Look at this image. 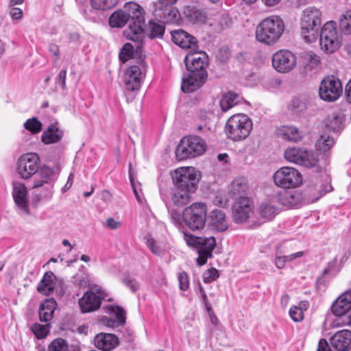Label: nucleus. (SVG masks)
<instances>
[{
  "label": "nucleus",
  "mask_w": 351,
  "mask_h": 351,
  "mask_svg": "<svg viewBox=\"0 0 351 351\" xmlns=\"http://www.w3.org/2000/svg\"><path fill=\"white\" fill-rule=\"evenodd\" d=\"M187 73L182 78L181 89L184 93H192L206 82L208 56L202 51L188 53L184 59Z\"/></svg>",
  "instance_id": "nucleus-1"
},
{
  "label": "nucleus",
  "mask_w": 351,
  "mask_h": 351,
  "mask_svg": "<svg viewBox=\"0 0 351 351\" xmlns=\"http://www.w3.org/2000/svg\"><path fill=\"white\" fill-rule=\"evenodd\" d=\"M285 29V22L279 16H270L263 19L256 26V39L262 44L271 46L279 41Z\"/></svg>",
  "instance_id": "nucleus-2"
},
{
  "label": "nucleus",
  "mask_w": 351,
  "mask_h": 351,
  "mask_svg": "<svg viewBox=\"0 0 351 351\" xmlns=\"http://www.w3.org/2000/svg\"><path fill=\"white\" fill-rule=\"evenodd\" d=\"M322 12L319 10L308 7L302 13L300 21L301 36L306 43H314L319 36L322 23Z\"/></svg>",
  "instance_id": "nucleus-3"
},
{
  "label": "nucleus",
  "mask_w": 351,
  "mask_h": 351,
  "mask_svg": "<svg viewBox=\"0 0 351 351\" xmlns=\"http://www.w3.org/2000/svg\"><path fill=\"white\" fill-rule=\"evenodd\" d=\"M53 173L49 167H43L34 179L31 189L32 190V199L35 204L42 200H49L53 194V186L51 177Z\"/></svg>",
  "instance_id": "nucleus-4"
},
{
  "label": "nucleus",
  "mask_w": 351,
  "mask_h": 351,
  "mask_svg": "<svg viewBox=\"0 0 351 351\" xmlns=\"http://www.w3.org/2000/svg\"><path fill=\"white\" fill-rule=\"evenodd\" d=\"M252 126V120L246 114H237L227 120L224 131L232 141H241L248 137Z\"/></svg>",
  "instance_id": "nucleus-5"
},
{
  "label": "nucleus",
  "mask_w": 351,
  "mask_h": 351,
  "mask_svg": "<svg viewBox=\"0 0 351 351\" xmlns=\"http://www.w3.org/2000/svg\"><path fill=\"white\" fill-rule=\"evenodd\" d=\"M206 149L205 141L198 136H188L182 138L176 149L178 160H182L202 155Z\"/></svg>",
  "instance_id": "nucleus-6"
},
{
  "label": "nucleus",
  "mask_w": 351,
  "mask_h": 351,
  "mask_svg": "<svg viewBox=\"0 0 351 351\" xmlns=\"http://www.w3.org/2000/svg\"><path fill=\"white\" fill-rule=\"evenodd\" d=\"M185 225L191 230L196 231L204 228L207 217V206L202 202H195L186 207L182 214Z\"/></svg>",
  "instance_id": "nucleus-7"
},
{
  "label": "nucleus",
  "mask_w": 351,
  "mask_h": 351,
  "mask_svg": "<svg viewBox=\"0 0 351 351\" xmlns=\"http://www.w3.org/2000/svg\"><path fill=\"white\" fill-rule=\"evenodd\" d=\"M284 156L287 161L306 168L316 167L319 161L317 153L295 147L287 149Z\"/></svg>",
  "instance_id": "nucleus-8"
},
{
  "label": "nucleus",
  "mask_w": 351,
  "mask_h": 351,
  "mask_svg": "<svg viewBox=\"0 0 351 351\" xmlns=\"http://www.w3.org/2000/svg\"><path fill=\"white\" fill-rule=\"evenodd\" d=\"M172 180L175 186L195 191L199 182V176L194 167H180L172 174Z\"/></svg>",
  "instance_id": "nucleus-9"
},
{
  "label": "nucleus",
  "mask_w": 351,
  "mask_h": 351,
  "mask_svg": "<svg viewBox=\"0 0 351 351\" xmlns=\"http://www.w3.org/2000/svg\"><path fill=\"white\" fill-rule=\"evenodd\" d=\"M319 43L321 49L327 53H332L340 47L335 23L333 21L326 22L321 29Z\"/></svg>",
  "instance_id": "nucleus-10"
},
{
  "label": "nucleus",
  "mask_w": 351,
  "mask_h": 351,
  "mask_svg": "<svg viewBox=\"0 0 351 351\" xmlns=\"http://www.w3.org/2000/svg\"><path fill=\"white\" fill-rule=\"evenodd\" d=\"M273 178L275 184L282 189L296 188L302 182L301 173L290 167L280 168L274 173Z\"/></svg>",
  "instance_id": "nucleus-11"
},
{
  "label": "nucleus",
  "mask_w": 351,
  "mask_h": 351,
  "mask_svg": "<svg viewBox=\"0 0 351 351\" xmlns=\"http://www.w3.org/2000/svg\"><path fill=\"white\" fill-rule=\"evenodd\" d=\"M40 162L39 156L36 153H27L20 156L17 162V171L20 176L25 180L34 176L36 178Z\"/></svg>",
  "instance_id": "nucleus-12"
},
{
  "label": "nucleus",
  "mask_w": 351,
  "mask_h": 351,
  "mask_svg": "<svg viewBox=\"0 0 351 351\" xmlns=\"http://www.w3.org/2000/svg\"><path fill=\"white\" fill-rule=\"evenodd\" d=\"M341 81L333 75L325 77L319 86L320 98L326 101H336L342 94Z\"/></svg>",
  "instance_id": "nucleus-13"
},
{
  "label": "nucleus",
  "mask_w": 351,
  "mask_h": 351,
  "mask_svg": "<svg viewBox=\"0 0 351 351\" xmlns=\"http://www.w3.org/2000/svg\"><path fill=\"white\" fill-rule=\"evenodd\" d=\"M272 65L279 73H287L296 65L295 56L288 50H279L272 56Z\"/></svg>",
  "instance_id": "nucleus-14"
},
{
  "label": "nucleus",
  "mask_w": 351,
  "mask_h": 351,
  "mask_svg": "<svg viewBox=\"0 0 351 351\" xmlns=\"http://www.w3.org/2000/svg\"><path fill=\"white\" fill-rule=\"evenodd\" d=\"M252 204L249 198H241L237 200L232 208V217L237 223H243L250 217L252 212Z\"/></svg>",
  "instance_id": "nucleus-15"
},
{
  "label": "nucleus",
  "mask_w": 351,
  "mask_h": 351,
  "mask_svg": "<svg viewBox=\"0 0 351 351\" xmlns=\"http://www.w3.org/2000/svg\"><path fill=\"white\" fill-rule=\"evenodd\" d=\"M12 185V196L16 206L20 210L21 213L29 215V207L25 185L19 182H14Z\"/></svg>",
  "instance_id": "nucleus-16"
},
{
  "label": "nucleus",
  "mask_w": 351,
  "mask_h": 351,
  "mask_svg": "<svg viewBox=\"0 0 351 351\" xmlns=\"http://www.w3.org/2000/svg\"><path fill=\"white\" fill-rule=\"evenodd\" d=\"M143 78V75L139 66H130L126 69L124 75L125 88L130 91L138 90Z\"/></svg>",
  "instance_id": "nucleus-17"
},
{
  "label": "nucleus",
  "mask_w": 351,
  "mask_h": 351,
  "mask_svg": "<svg viewBox=\"0 0 351 351\" xmlns=\"http://www.w3.org/2000/svg\"><path fill=\"white\" fill-rule=\"evenodd\" d=\"M171 37L173 42L182 48L191 49L193 52L198 49L196 38L182 29L171 32Z\"/></svg>",
  "instance_id": "nucleus-18"
},
{
  "label": "nucleus",
  "mask_w": 351,
  "mask_h": 351,
  "mask_svg": "<svg viewBox=\"0 0 351 351\" xmlns=\"http://www.w3.org/2000/svg\"><path fill=\"white\" fill-rule=\"evenodd\" d=\"M144 23L132 22L123 32L124 36L136 43V52L143 46L145 33L143 27Z\"/></svg>",
  "instance_id": "nucleus-19"
},
{
  "label": "nucleus",
  "mask_w": 351,
  "mask_h": 351,
  "mask_svg": "<svg viewBox=\"0 0 351 351\" xmlns=\"http://www.w3.org/2000/svg\"><path fill=\"white\" fill-rule=\"evenodd\" d=\"M346 114L341 110H337L328 114L324 120L325 129L328 132H339L344 128Z\"/></svg>",
  "instance_id": "nucleus-20"
},
{
  "label": "nucleus",
  "mask_w": 351,
  "mask_h": 351,
  "mask_svg": "<svg viewBox=\"0 0 351 351\" xmlns=\"http://www.w3.org/2000/svg\"><path fill=\"white\" fill-rule=\"evenodd\" d=\"M101 296L93 291H86L79 300L78 304L82 313H90L97 310L101 304Z\"/></svg>",
  "instance_id": "nucleus-21"
},
{
  "label": "nucleus",
  "mask_w": 351,
  "mask_h": 351,
  "mask_svg": "<svg viewBox=\"0 0 351 351\" xmlns=\"http://www.w3.org/2000/svg\"><path fill=\"white\" fill-rule=\"evenodd\" d=\"M195 192L173 185L170 191V199L174 206L182 207L191 201L192 195Z\"/></svg>",
  "instance_id": "nucleus-22"
},
{
  "label": "nucleus",
  "mask_w": 351,
  "mask_h": 351,
  "mask_svg": "<svg viewBox=\"0 0 351 351\" xmlns=\"http://www.w3.org/2000/svg\"><path fill=\"white\" fill-rule=\"evenodd\" d=\"M119 0H90L91 9L82 10L84 17L91 21H95L94 10H108L117 5Z\"/></svg>",
  "instance_id": "nucleus-23"
},
{
  "label": "nucleus",
  "mask_w": 351,
  "mask_h": 351,
  "mask_svg": "<svg viewBox=\"0 0 351 351\" xmlns=\"http://www.w3.org/2000/svg\"><path fill=\"white\" fill-rule=\"evenodd\" d=\"M330 346L337 350L346 351L351 347V331L343 330L330 338Z\"/></svg>",
  "instance_id": "nucleus-24"
},
{
  "label": "nucleus",
  "mask_w": 351,
  "mask_h": 351,
  "mask_svg": "<svg viewBox=\"0 0 351 351\" xmlns=\"http://www.w3.org/2000/svg\"><path fill=\"white\" fill-rule=\"evenodd\" d=\"M248 189V183L245 178H237L230 184L228 194L236 201L241 198H248L246 197Z\"/></svg>",
  "instance_id": "nucleus-25"
},
{
  "label": "nucleus",
  "mask_w": 351,
  "mask_h": 351,
  "mask_svg": "<svg viewBox=\"0 0 351 351\" xmlns=\"http://www.w3.org/2000/svg\"><path fill=\"white\" fill-rule=\"evenodd\" d=\"M351 309V290L341 295L332 304L331 311L337 317L346 314Z\"/></svg>",
  "instance_id": "nucleus-26"
},
{
  "label": "nucleus",
  "mask_w": 351,
  "mask_h": 351,
  "mask_svg": "<svg viewBox=\"0 0 351 351\" xmlns=\"http://www.w3.org/2000/svg\"><path fill=\"white\" fill-rule=\"evenodd\" d=\"M94 343L99 350L110 351L118 346L119 340L114 335L101 332L95 337Z\"/></svg>",
  "instance_id": "nucleus-27"
},
{
  "label": "nucleus",
  "mask_w": 351,
  "mask_h": 351,
  "mask_svg": "<svg viewBox=\"0 0 351 351\" xmlns=\"http://www.w3.org/2000/svg\"><path fill=\"white\" fill-rule=\"evenodd\" d=\"M128 16V20L132 22L145 23L144 10L143 8L136 2L130 1L124 4L121 8Z\"/></svg>",
  "instance_id": "nucleus-28"
},
{
  "label": "nucleus",
  "mask_w": 351,
  "mask_h": 351,
  "mask_svg": "<svg viewBox=\"0 0 351 351\" xmlns=\"http://www.w3.org/2000/svg\"><path fill=\"white\" fill-rule=\"evenodd\" d=\"M64 132L58 126V123H51L46 130H44L41 141L45 145L58 143L62 138Z\"/></svg>",
  "instance_id": "nucleus-29"
},
{
  "label": "nucleus",
  "mask_w": 351,
  "mask_h": 351,
  "mask_svg": "<svg viewBox=\"0 0 351 351\" xmlns=\"http://www.w3.org/2000/svg\"><path fill=\"white\" fill-rule=\"evenodd\" d=\"M210 226L217 232H223L228 228V221L225 213L219 209H215L210 214Z\"/></svg>",
  "instance_id": "nucleus-30"
},
{
  "label": "nucleus",
  "mask_w": 351,
  "mask_h": 351,
  "mask_svg": "<svg viewBox=\"0 0 351 351\" xmlns=\"http://www.w3.org/2000/svg\"><path fill=\"white\" fill-rule=\"evenodd\" d=\"M276 201L281 205L293 207L300 202L299 195L295 191L280 190L276 195Z\"/></svg>",
  "instance_id": "nucleus-31"
},
{
  "label": "nucleus",
  "mask_w": 351,
  "mask_h": 351,
  "mask_svg": "<svg viewBox=\"0 0 351 351\" xmlns=\"http://www.w3.org/2000/svg\"><path fill=\"white\" fill-rule=\"evenodd\" d=\"M56 301L53 298L46 299L39 307V318L41 322H47L53 317L56 308Z\"/></svg>",
  "instance_id": "nucleus-32"
},
{
  "label": "nucleus",
  "mask_w": 351,
  "mask_h": 351,
  "mask_svg": "<svg viewBox=\"0 0 351 351\" xmlns=\"http://www.w3.org/2000/svg\"><path fill=\"white\" fill-rule=\"evenodd\" d=\"M160 5L158 7L156 12H161V13H158L159 16L163 19H176L177 16V10H175L171 7L177 0H159Z\"/></svg>",
  "instance_id": "nucleus-33"
},
{
  "label": "nucleus",
  "mask_w": 351,
  "mask_h": 351,
  "mask_svg": "<svg viewBox=\"0 0 351 351\" xmlns=\"http://www.w3.org/2000/svg\"><path fill=\"white\" fill-rule=\"evenodd\" d=\"M210 114L204 110H200L197 115V130L206 135L212 131Z\"/></svg>",
  "instance_id": "nucleus-34"
},
{
  "label": "nucleus",
  "mask_w": 351,
  "mask_h": 351,
  "mask_svg": "<svg viewBox=\"0 0 351 351\" xmlns=\"http://www.w3.org/2000/svg\"><path fill=\"white\" fill-rule=\"evenodd\" d=\"M278 135L289 141L298 142L302 139L301 132L293 125L282 126L278 130Z\"/></svg>",
  "instance_id": "nucleus-35"
},
{
  "label": "nucleus",
  "mask_w": 351,
  "mask_h": 351,
  "mask_svg": "<svg viewBox=\"0 0 351 351\" xmlns=\"http://www.w3.org/2000/svg\"><path fill=\"white\" fill-rule=\"evenodd\" d=\"M241 99V97L239 94L232 91L224 94L219 101L221 110L224 112H227L233 106L237 105Z\"/></svg>",
  "instance_id": "nucleus-36"
},
{
  "label": "nucleus",
  "mask_w": 351,
  "mask_h": 351,
  "mask_svg": "<svg viewBox=\"0 0 351 351\" xmlns=\"http://www.w3.org/2000/svg\"><path fill=\"white\" fill-rule=\"evenodd\" d=\"M128 21L126 13H124L122 9H119L111 14L108 19V24L112 28H122Z\"/></svg>",
  "instance_id": "nucleus-37"
},
{
  "label": "nucleus",
  "mask_w": 351,
  "mask_h": 351,
  "mask_svg": "<svg viewBox=\"0 0 351 351\" xmlns=\"http://www.w3.org/2000/svg\"><path fill=\"white\" fill-rule=\"evenodd\" d=\"M184 13L186 16L194 23H205L206 14L204 10L195 6H188Z\"/></svg>",
  "instance_id": "nucleus-38"
},
{
  "label": "nucleus",
  "mask_w": 351,
  "mask_h": 351,
  "mask_svg": "<svg viewBox=\"0 0 351 351\" xmlns=\"http://www.w3.org/2000/svg\"><path fill=\"white\" fill-rule=\"evenodd\" d=\"M141 49L142 47L136 52V49H134V47L131 43H127L124 44L119 53L120 61L125 63L129 60L134 58L136 56L141 53Z\"/></svg>",
  "instance_id": "nucleus-39"
},
{
  "label": "nucleus",
  "mask_w": 351,
  "mask_h": 351,
  "mask_svg": "<svg viewBox=\"0 0 351 351\" xmlns=\"http://www.w3.org/2000/svg\"><path fill=\"white\" fill-rule=\"evenodd\" d=\"M52 275L51 272L45 274L37 287V290L39 293L44 295H49L53 291Z\"/></svg>",
  "instance_id": "nucleus-40"
},
{
  "label": "nucleus",
  "mask_w": 351,
  "mask_h": 351,
  "mask_svg": "<svg viewBox=\"0 0 351 351\" xmlns=\"http://www.w3.org/2000/svg\"><path fill=\"white\" fill-rule=\"evenodd\" d=\"M323 177L324 178V182H319L316 184L315 191L318 192L315 199H319L321 197L324 195L326 193L332 191V187L330 184V179L326 173H324Z\"/></svg>",
  "instance_id": "nucleus-41"
},
{
  "label": "nucleus",
  "mask_w": 351,
  "mask_h": 351,
  "mask_svg": "<svg viewBox=\"0 0 351 351\" xmlns=\"http://www.w3.org/2000/svg\"><path fill=\"white\" fill-rule=\"evenodd\" d=\"M278 213V209L270 204H262L259 208V214L265 221L274 218Z\"/></svg>",
  "instance_id": "nucleus-42"
},
{
  "label": "nucleus",
  "mask_w": 351,
  "mask_h": 351,
  "mask_svg": "<svg viewBox=\"0 0 351 351\" xmlns=\"http://www.w3.org/2000/svg\"><path fill=\"white\" fill-rule=\"evenodd\" d=\"M148 28L149 31V37L151 39L162 38L165 29L164 25L155 22L153 20L149 21Z\"/></svg>",
  "instance_id": "nucleus-43"
},
{
  "label": "nucleus",
  "mask_w": 351,
  "mask_h": 351,
  "mask_svg": "<svg viewBox=\"0 0 351 351\" xmlns=\"http://www.w3.org/2000/svg\"><path fill=\"white\" fill-rule=\"evenodd\" d=\"M339 28L345 34H351V10L345 12L339 18Z\"/></svg>",
  "instance_id": "nucleus-44"
},
{
  "label": "nucleus",
  "mask_w": 351,
  "mask_h": 351,
  "mask_svg": "<svg viewBox=\"0 0 351 351\" xmlns=\"http://www.w3.org/2000/svg\"><path fill=\"white\" fill-rule=\"evenodd\" d=\"M334 143L335 141L330 136L325 138L324 136H321L315 145L317 151L326 154L333 146Z\"/></svg>",
  "instance_id": "nucleus-45"
},
{
  "label": "nucleus",
  "mask_w": 351,
  "mask_h": 351,
  "mask_svg": "<svg viewBox=\"0 0 351 351\" xmlns=\"http://www.w3.org/2000/svg\"><path fill=\"white\" fill-rule=\"evenodd\" d=\"M49 324L42 325L38 323H36L31 327L32 332L34 334L36 338L39 339L46 337L49 332Z\"/></svg>",
  "instance_id": "nucleus-46"
},
{
  "label": "nucleus",
  "mask_w": 351,
  "mask_h": 351,
  "mask_svg": "<svg viewBox=\"0 0 351 351\" xmlns=\"http://www.w3.org/2000/svg\"><path fill=\"white\" fill-rule=\"evenodd\" d=\"M215 246L216 239L214 237H202L197 250L209 252L213 254V251Z\"/></svg>",
  "instance_id": "nucleus-47"
},
{
  "label": "nucleus",
  "mask_w": 351,
  "mask_h": 351,
  "mask_svg": "<svg viewBox=\"0 0 351 351\" xmlns=\"http://www.w3.org/2000/svg\"><path fill=\"white\" fill-rule=\"evenodd\" d=\"M24 128L32 134H38L42 130V123L36 117L27 119L23 124Z\"/></svg>",
  "instance_id": "nucleus-48"
},
{
  "label": "nucleus",
  "mask_w": 351,
  "mask_h": 351,
  "mask_svg": "<svg viewBox=\"0 0 351 351\" xmlns=\"http://www.w3.org/2000/svg\"><path fill=\"white\" fill-rule=\"evenodd\" d=\"M121 282L130 289L132 293H135L140 289L139 282L128 274H123L121 278Z\"/></svg>",
  "instance_id": "nucleus-49"
},
{
  "label": "nucleus",
  "mask_w": 351,
  "mask_h": 351,
  "mask_svg": "<svg viewBox=\"0 0 351 351\" xmlns=\"http://www.w3.org/2000/svg\"><path fill=\"white\" fill-rule=\"evenodd\" d=\"M109 310L118 324L122 326L125 323V311L122 307L111 306Z\"/></svg>",
  "instance_id": "nucleus-50"
},
{
  "label": "nucleus",
  "mask_w": 351,
  "mask_h": 351,
  "mask_svg": "<svg viewBox=\"0 0 351 351\" xmlns=\"http://www.w3.org/2000/svg\"><path fill=\"white\" fill-rule=\"evenodd\" d=\"M68 344L66 340L62 338L54 339L48 346V351H68ZM40 351H45L43 349Z\"/></svg>",
  "instance_id": "nucleus-51"
},
{
  "label": "nucleus",
  "mask_w": 351,
  "mask_h": 351,
  "mask_svg": "<svg viewBox=\"0 0 351 351\" xmlns=\"http://www.w3.org/2000/svg\"><path fill=\"white\" fill-rule=\"evenodd\" d=\"M289 108L293 113H301L306 110V104L302 98L295 97L292 99Z\"/></svg>",
  "instance_id": "nucleus-52"
},
{
  "label": "nucleus",
  "mask_w": 351,
  "mask_h": 351,
  "mask_svg": "<svg viewBox=\"0 0 351 351\" xmlns=\"http://www.w3.org/2000/svg\"><path fill=\"white\" fill-rule=\"evenodd\" d=\"M184 235V239L188 246L198 249L199 243L202 240L201 237H196L187 231L182 232Z\"/></svg>",
  "instance_id": "nucleus-53"
},
{
  "label": "nucleus",
  "mask_w": 351,
  "mask_h": 351,
  "mask_svg": "<svg viewBox=\"0 0 351 351\" xmlns=\"http://www.w3.org/2000/svg\"><path fill=\"white\" fill-rule=\"evenodd\" d=\"M232 19L229 14L223 12L221 14L217 19V23L221 29H224L229 27L232 24Z\"/></svg>",
  "instance_id": "nucleus-54"
},
{
  "label": "nucleus",
  "mask_w": 351,
  "mask_h": 351,
  "mask_svg": "<svg viewBox=\"0 0 351 351\" xmlns=\"http://www.w3.org/2000/svg\"><path fill=\"white\" fill-rule=\"evenodd\" d=\"M219 277L218 271L215 268L208 269L204 273V282L210 283L215 281Z\"/></svg>",
  "instance_id": "nucleus-55"
},
{
  "label": "nucleus",
  "mask_w": 351,
  "mask_h": 351,
  "mask_svg": "<svg viewBox=\"0 0 351 351\" xmlns=\"http://www.w3.org/2000/svg\"><path fill=\"white\" fill-rule=\"evenodd\" d=\"M289 314L292 320L295 322H301L304 319V313L295 306L290 308Z\"/></svg>",
  "instance_id": "nucleus-56"
},
{
  "label": "nucleus",
  "mask_w": 351,
  "mask_h": 351,
  "mask_svg": "<svg viewBox=\"0 0 351 351\" xmlns=\"http://www.w3.org/2000/svg\"><path fill=\"white\" fill-rule=\"evenodd\" d=\"M180 289L186 291L189 286V276L185 271L180 272L178 275Z\"/></svg>",
  "instance_id": "nucleus-57"
},
{
  "label": "nucleus",
  "mask_w": 351,
  "mask_h": 351,
  "mask_svg": "<svg viewBox=\"0 0 351 351\" xmlns=\"http://www.w3.org/2000/svg\"><path fill=\"white\" fill-rule=\"evenodd\" d=\"M66 69H63L59 72L57 77H56V82L61 86L62 90L66 89Z\"/></svg>",
  "instance_id": "nucleus-58"
},
{
  "label": "nucleus",
  "mask_w": 351,
  "mask_h": 351,
  "mask_svg": "<svg viewBox=\"0 0 351 351\" xmlns=\"http://www.w3.org/2000/svg\"><path fill=\"white\" fill-rule=\"evenodd\" d=\"M198 252V257L197 258V263L199 266H202L205 265L207 262L208 258H210L213 255L209 252L204 251H199Z\"/></svg>",
  "instance_id": "nucleus-59"
},
{
  "label": "nucleus",
  "mask_w": 351,
  "mask_h": 351,
  "mask_svg": "<svg viewBox=\"0 0 351 351\" xmlns=\"http://www.w3.org/2000/svg\"><path fill=\"white\" fill-rule=\"evenodd\" d=\"M147 246L156 255H160V248L157 245L156 241L153 238H148L146 241Z\"/></svg>",
  "instance_id": "nucleus-60"
},
{
  "label": "nucleus",
  "mask_w": 351,
  "mask_h": 351,
  "mask_svg": "<svg viewBox=\"0 0 351 351\" xmlns=\"http://www.w3.org/2000/svg\"><path fill=\"white\" fill-rule=\"evenodd\" d=\"M287 261L283 255H281L280 252H277L275 256L274 264L278 269H282L285 266Z\"/></svg>",
  "instance_id": "nucleus-61"
},
{
  "label": "nucleus",
  "mask_w": 351,
  "mask_h": 351,
  "mask_svg": "<svg viewBox=\"0 0 351 351\" xmlns=\"http://www.w3.org/2000/svg\"><path fill=\"white\" fill-rule=\"evenodd\" d=\"M48 50L51 54L56 58V60L60 58L59 46L54 43H50L48 46Z\"/></svg>",
  "instance_id": "nucleus-62"
},
{
  "label": "nucleus",
  "mask_w": 351,
  "mask_h": 351,
  "mask_svg": "<svg viewBox=\"0 0 351 351\" xmlns=\"http://www.w3.org/2000/svg\"><path fill=\"white\" fill-rule=\"evenodd\" d=\"M23 12L21 9L15 7H11L10 10V15L12 19L17 20L22 17Z\"/></svg>",
  "instance_id": "nucleus-63"
},
{
  "label": "nucleus",
  "mask_w": 351,
  "mask_h": 351,
  "mask_svg": "<svg viewBox=\"0 0 351 351\" xmlns=\"http://www.w3.org/2000/svg\"><path fill=\"white\" fill-rule=\"evenodd\" d=\"M317 351H332L325 339H321L318 343Z\"/></svg>",
  "instance_id": "nucleus-64"
}]
</instances>
